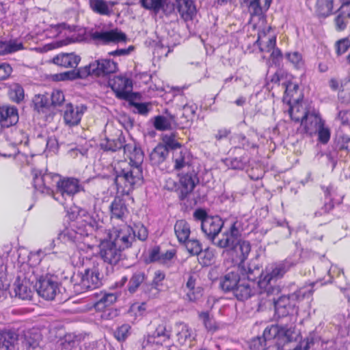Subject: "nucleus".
I'll list each match as a JSON object with an SVG mask.
<instances>
[{
	"label": "nucleus",
	"instance_id": "1",
	"mask_svg": "<svg viewBox=\"0 0 350 350\" xmlns=\"http://www.w3.org/2000/svg\"><path fill=\"white\" fill-rule=\"evenodd\" d=\"M130 162L120 161L114 163V183L117 190L122 194H129L135 187L144 182L142 163L144 154L137 146L128 157Z\"/></svg>",
	"mask_w": 350,
	"mask_h": 350
},
{
	"label": "nucleus",
	"instance_id": "2",
	"mask_svg": "<svg viewBox=\"0 0 350 350\" xmlns=\"http://www.w3.org/2000/svg\"><path fill=\"white\" fill-rule=\"evenodd\" d=\"M300 255L295 254L284 260L272 265L270 269L267 270L265 275H261L258 282L260 293L267 295L278 294L280 288L275 284V281L282 278L291 268L295 266L299 260Z\"/></svg>",
	"mask_w": 350,
	"mask_h": 350
},
{
	"label": "nucleus",
	"instance_id": "3",
	"mask_svg": "<svg viewBox=\"0 0 350 350\" xmlns=\"http://www.w3.org/2000/svg\"><path fill=\"white\" fill-rule=\"evenodd\" d=\"M241 228V222L234 221L230 229L222 234V237L218 239L216 246L219 248H228L229 252L236 262H243L247 258L251 250L250 243L247 241H237V237Z\"/></svg>",
	"mask_w": 350,
	"mask_h": 350
},
{
	"label": "nucleus",
	"instance_id": "4",
	"mask_svg": "<svg viewBox=\"0 0 350 350\" xmlns=\"http://www.w3.org/2000/svg\"><path fill=\"white\" fill-rule=\"evenodd\" d=\"M104 268L103 262H94L92 267L85 269L83 272L73 273L69 281L74 291L80 294L99 288L103 284Z\"/></svg>",
	"mask_w": 350,
	"mask_h": 350
},
{
	"label": "nucleus",
	"instance_id": "5",
	"mask_svg": "<svg viewBox=\"0 0 350 350\" xmlns=\"http://www.w3.org/2000/svg\"><path fill=\"white\" fill-rule=\"evenodd\" d=\"M24 273H27L25 280H27L36 289L38 294L46 300H53L59 293V284L56 278L52 275H40L39 267L26 266Z\"/></svg>",
	"mask_w": 350,
	"mask_h": 350
},
{
	"label": "nucleus",
	"instance_id": "6",
	"mask_svg": "<svg viewBox=\"0 0 350 350\" xmlns=\"http://www.w3.org/2000/svg\"><path fill=\"white\" fill-rule=\"evenodd\" d=\"M118 64L109 59H99L91 62L88 66L76 70L67 71L61 75L62 79H84L92 75L96 77H104L118 70Z\"/></svg>",
	"mask_w": 350,
	"mask_h": 350
},
{
	"label": "nucleus",
	"instance_id": "7",
	"mask_svg": "<svg viewBox=\"0 0 350 350\" xmlns=\"http://www.w3.org/2000/svg\"><path fill=\"white\" fill-rule=\"evenodd\" d=\"M312 292V286L309 285L299 288L293 293L282 295L276 300L273 298L275 314L278 317H284L292 314L295 310L297 303L306 297H310Z\"/></svg>",
	"mask_w": 350,
	"mask_h": 350
},
{
	"label": "nucleus",
	"instance_id": "8",
	"mask_svg": "<svg viewBox=\"0 0 350 350\" xmlns=\"http://www.w3.org/2000/svg\"><path fill=\"white\" fill-rule=\"evenodd\" d=\"M293 117L295 122H301L300 128L298 129L299 132L309 135L316 134L324 124L319 113L314 111L301 109L300 116L293 115Z\"/></svg>",
	"mask_w": 350,
	"mask_h": 350
},
{
	"label": "nucleus",
	"instance_id": "9",
	"mask_svg": "<svg viewBox=\"0 0 350 350\" xmlns=\"http://www.w3.org/2000/svg\"><path fill=\"white\" fill-rule=\"evenodd\" d=\"M33 186L36 190L42 193L51 194L53 193V188L56 186L58 189V183L61 178L57 174L42 172L41 170L33 169Z\"/></svg>",
	"mask_w": 350,
	"mask_h": 350
},
{
	"label": "nucleus",
	"instance_id": "10",
	"mask_svg": "<svg viewBox=\"0 0 350 350\" xmlns=\"http://www.w3.org/2000/svg\"><path fill=\"white\" fill-rule=\"evenodd\" d=\"M107 239L124 250L131 247L135 241V234H133L132 227L124 224L110 230Z\"/></svg>",
	"mask_w": 350,
	"mask_h": 350
},
{
	"label": "nucleus",
	"instance_id": "11",
	"mask_svg": "<svg viewBox=\"0 0 350 350\" xmlns=\"http://www.w3.org/2000/svg\"><path fill=\"white\" fill-rule=\"evenodd\" d=\"M260 273L258 268L252 270L251 268H248L247 275V279L245 278H241L235 288L232 292L234 296L240 301H244L255 294L254 288V280L256 276H252L253 273Z\"/></svg>",
	"mask_w": 350,
	"mask_h": 350
},
{
	"label": "nucleus",
	"instance_id": "12",
	"mask_svg": "<svg viewBox=\"0 0 350 350\" xmlns=\"http://www.w3.org/2000/svg\"><path fill=\"white\" fill-rule=\"evenodd\" d=\"M99 254L103 259L104 265L107 263L111 265H117L122 259V250L110 241L104 239L99 244Z\"/></svg>",
	"mask_w": 350,
	"mask_h": 350
},
{
	"label": "nucleus",
	"instance_id": "13",
	"mask_svg": "<svg viewBox=\"0 0 350 350\" xmlns=\"http://www.w3.org/2000/svg\"><path fill=\"white\" fill-rule=\"evenodd\" d=\"M117 98L126 100L132 98V80L124 76H116L109 81Z\"/></svg>",
	"mask_w": 350,
	"mask_h": 350
},
{
	"label": "nucleus",
	"instance_id": "14",
	"mask_svg": "<svg viewBox=\"0 0 350 350\" xmlns=\"http://www.w3.org/2000/svg\"><path fill=\"white\" fill-rule=\"evenodd\" d=\"M199 183V178L194 170L179 174L178 196L180 200L187 199Z\"/></svg>",
	"mask_w": 350,
	"mask_h": 350
},
{
	"label": "nucleus",
	"instance_id": "15",
	"mask_svg": "<svg viewBox=\"0 0 350 350\" xmlns=\"http://www.w3.org/2000/svg\"><path fill=\"white\" fill-rule=\"evenodd\" d=\"M322 189L324 191L325 202L323 206L314 213V215L316 218L327 217L334 208V202L340 204L342 199L341 196H339L337 198V189L332 185L327 187H322Z\"/></svg>",
	"mask_w": 350,
	"mask_h": 350
},
{
	"label": "nucleus",
	"instance_id": "16",
	"mask_svg": "<svg viewBox=\"0 0 350 350\" xmlns=\"http://www.w3.org/2000/svg\"><path fill=\"white\" fill-rule=\"evenodd\" d=\"M90 37L94 42L104 44L126 40V35L117 28L109 31H92L90 33Z\"/></svg>",
	"mask_w": 350,
	"mask_h": 350
},
{
	"label": "nucleus",
	"instance_id": "17",
	"mask_svg": "<svg viewBox=\"0 0 350 350\" xmlns=\"http://www.w3.org/2000/svg\"><path fill=\"white\" fill-rule=\"evenodd\" d=\"M224 224V221L218 216L207 217L202 224H201L202 232L215 245H216L215 243L218 241V239L216 240V237L221 232Z\"/></svg>",
	"mask_w": 350,
	"mask_h": 350
},
{
	"label": "nucleus",
	"instance_id": "18",
	"mask_svg": "<svg viewBox=\"0 0 350 350\" xmlns=\"http://www.w3.org/2000/svg\"><path fill=\"white\" fill-rule=\"evenodd\" d=\"M86 110L87 107L84 105L74 106L71 103L67 104L64 112L65 124L69 126L78 125Z\"/></svg>",
	"mask_w": 350,
	"mask_h": 350
},
{
	"label": "nucleus",
	"instance_id": "19",
	"mask_svg": "<svg viewBox=\"0 0 350 350\" xmlns=\"http://www.w3.org/2000/svg\"><path fill=\"white\" fill-rule=\"evenodd\" d=\"M83 190V187L79 183V180L74 178L61 179L58 183L57 193L64 198H72L75 194Z\"/></svg>",
	"mask_w": 350,
	"mask_h": 350
},
{
	"label": "nucleus",
	"instance_id": "20",
	"mask_svg": "<svg viewBox=\"0 0 350 350\" xmlns=\"http://www.w3.org/2000/svg\"><path fill=\"white\" fill-rule=\"evenodd\" d=\"M176 6L180 18L186 23L193 21L196 16V7L192 0H176Z\"/></svg>",
	"mask_w": 350,
	"mask_h": 350
},
{
	"label": "nucleus",
	"instance_id": "21",
	"mask_svg": "<svg viewBox=\"0 0 350 350\" xmlns=\"http://www.w3.org/2000/svg\"><path fill=\"white\" fill-rule=\"evenodd\" d=\"M18 121V109L14 106H0V124L3 127H10Z\"/></svg>",
	"mask_w": 350,
	"mask_h": 350
},
{
	"label": "nucleus",
	"instance_id": "22",
	"mask_svg": "<svg viewBox=\"0 0 350 350\" xmlns=\"http://www.w3.org/2000/svg\"><path fill=\"white\" fill-rule=\"evenodd\" d=\"M172 161L174 163V170L176 171L189 167L191 163L190 152L185 148L176 149L172 152Z\"/></svg>",
	"mask_w": 350,
	"mask_h": 350
},
{
	"label": "nucleus",
	"instance_id": "23",
	"mask_svg": "<svg viewBox=\"0 0 350 350\" xmlns=\"http://www.w3.org/2000/svg\"><path fill=\"white\" fill-rule=\"evenodd\" d=\"M18 335L13 330L0 332V350H16Z\"/></svg>",
	"mask_w": 350,
	"mask_h": 350
},
{
	"label": "nucleus",
	"instance_id": "24",
	"mask_svg": "<svg viewBox=\"0 0 350 350\" xmlns=\"http://www.w3.org/2000/svg\"><path fill=\"white\" fill-rule=\"evenodd\" d=\"M110 213L111 219L123 221L129 213L125 201L122 198L116 196L111 203Z\"/></svg>",
	"mask_w": 350,
	"mask_h": 350
},
{
	"label": "nucleus",
	"instance_id": "25",
	"mask_svg": "<svg viewBox=\"0 0 350 350\" xmlns=\"http://www.w3.org/2000/svg\"><path fill=\"white\" fill-rule=\"evenodd\" d=\"M81 61V57L73 53H62L53 59L55 64L64 68H76Z\"/></svg>",
	"mask_w": 350,
	"mask_h": 350
},
{
	"label": "nucleus",
	"instance_id": "26",
	"mask_svg": "<svg viewBox=\"0 0 350 350\" xmlns=\"http://www.w3.org/2000/svg\"><path fill=\"white\" fill-rule=\"evenodd\" d=\"M241 278L237 271H232L227 273L219 280L220 288L224 292H232Z\"/></svg>",
	"mask_w": 350,
	"mask_h": 350
},
{
	"label": "nucleus",
	"instance_id": "27",
	"mask_svg": "<svg viewBox=\"0 0 350 350\" xmlns=\"http://www.w3.org/2000/svg\"><path fill=\"white\" fill-rule=\"evenodd\" d=\"M156 327L153 335L157 339V343H161L169 340L171 337V328L167 326V322L163 319L156 320Z\"/></svg>",
	"mask_w": 350,
	"mask_h": 350
},
{
	"label": "nucleus",
	"instance_id": "28",
	"mask_svg": "<svg viewBox=\"0 0 350 350\" xmlns=\"http://www.w3.org/2000/svg\"><path fill=\"white\" fill-rule=\"evenodd\" d=\"M23 345L27 348H36L41 340V334L37 329H29L23 332L21 337Z\"/></svg>",
	"mask_w": 350,
	"mask_h": 350
},
{
	"label": "nucleus",
	"instance_id": "29",
	"mask_svg": "<svg viewBox=\"0 0 350 350\" xmlns=\"http://www.w3.org/2000/svg\"><path fill=\"white\" fill-rule=\"evenodd\" d=\"M154 126L158 131H165L176 127L175 116L167 113L165 116H156L154 118Z\"/></svg>",
	"mask_w": 350,
	"mask_h": 350
},
{
	"label": "nucleus",
	"instance_id": "30",
	"mask_svg": "<svg viewBox=\"0 0 350 350\" xmlns=\"http://www.w3.org/2000/svg\"><path fill=\"white\" fill-rule=\"evenodd\" d=\"M169 151L163 144H159L151 152L150 159L152 165H158L167 159Z\"/></svg>",
	"mask_w": 350,
	"mask_h": 350
},
{
	"label": "nucleus",
	"instance_id": "31",
	"mask_svg": "<svg viewBox=\"0 0 350 350\" xmlns=\"http://www.w3.org/2000/svg\"><path fill=\"white\" fill-rule=\"evenodd\" d=\"M174 232L179 242L185 243L189 237L190 226L185 220H178L174 225Z\"/></svg>",
	"mask_w": 350,
	"mask_h": 350
},
{
	"label": "nucleus",
	"instance_id": "32",
	"mask_svg": "<svg viewBox=\"0 0 350 350\" xmlns=\"http://www.w3.org/2000/svg\"><path fill=\"white\" fill-rule=\"evenodd\" d=\"M124 142V137L121 134L116 139H106L100 143V146L104 151L116 152L122 149Z\"/></svg>",
	"mask_w": 350,
	"mask_h": 350
},
{
	"label": "nucleus",
	"instance_id": "33",
	"mask_svg": "<svg viewBox=\"0 0 350 350\" xmlns=\"http://www.w3.org/2000/svg\"><path fill=\"white\" fill-rule=\"evenodd\" d=\"M139 2L144 8L153 11L155 14L161 10L167 14L165 0H140Z\"/></svg>",
	"mask_w": 350,
	"mask_h": 350
},
{
	"label": "nucleus",
	"instance_id": "34",
	"mask_svg": "<svg viewBox=\"0 0 350 350\" xmlns=\"http://www.w3.org/2000/svg\"><path fill=\"white\" fill-rule=\"evenodd\" d=\"M146 278L147 275L144 271H137L133 273L129 282V291L131 293H135L140 285L146 280Z\"/></svg>",
	"mask_w": 350,
	"mask_h": 350
},
{
	"label": "nucleus",
	"instance_id": "35",
	"mask_svg": "<svg viewBox=\"0 0 350 350\" xmlns=\"http://www.w3.org/2000/svg\"><path fill=\"white\" fill-rule=\"evenodd\" d=\"M8 138L13 146H18L23 144L26 145L28 143L27 134L23 130L16 128L11 131L10 133L8 135Z\"/></svg>",
	"mask_w": 350,
	"mask_h": 350
},
{
	"label": "nucleus",
	"instance_id": "36",
	"mask_svg": "<svg viewBox=\"0 0 350 350\" xmlns=\"http://www.w3.org/2000/svg\"><path fill=\"white\" fill-rule=\"evenodd\" d=\"M116 300L117 295L115 293H104L101 295L100 298L94 304V308L97 311H101L115 303Z\"/></svg>",
	"mask_w": 350,
	"mask_h": 350
},
{
	"label": "nucleus",
	"instance_id": "37",
	"mask_svg": "<svg viewBox=\"0 0 350 350\" xmlns=\"http://www.w3.org/2000/svg\"><path fill=\"white\" fill-rule=\"evenodd\" d=\"M315 8L319 16L326 17L333 12V0H317Z\"/></svg>",
	"mask_w": 350,
	"mask_h": 350
},
{
	"label": "nucleus",
	"instance_id": "38",
	"mask_svg": "<svg viewBox=\"0 0 350 350\" xmlns=\"http://www.w3.org/2000/svg\"><path fill=\"white\" fill-rule=\"evenodd\" d=\"M14 292L15 296L21 299H30L32 297V291L30 287L27 286L24 282L16 281L14 283Z\"/></svg>",
	"mask_w": 350,
	"mask_h": 350
},
{
	"label": "nucleus",
	"instance_id": "39",
	"mask_svg": "<svg viewBox=\"0 0 350 350\" xmlns=\"http://www.w3.org/2000/svg\"><path fill=\"white\" fill-rule=\"evenodd\" d=\"M248 163L249 158L245 154L240 157L230 158L226 160V165L233 170H243Z\"/></svg>",
	"mask_w": 350,
	"mask_h": 350
},
{
	"label": "nucleus",
	"instance_id": "40",
	"mask_svg": "<svg viewBox=\"0 0 350 350\" xmlns=\"http://www.w3.org/2000/svg\"><path fill=\"white\" fill-rule=\"evenodd\" d=\"M338 100L344 105L350 103V79L344 80L338 94Z\"/></svg>",
	"mask_w": 350,
	"mask_h": 350
},
{
	"label": "nucleus",
	"instance_id": "41",
	"mask_svg": "<svg viewBox=\"0 0 350 350\" xmlns=\"http://www.w3.org/2000/svg\"><path fill=\"white\" fill-rule=\"evenodd\" d=\"M285 58L295 68L300 70L304 68L305 62L300 53L297 51L286 53Z\"/></svg>",
	"mask_w": 350,
	"mask_h": 350
},
{
	"label": "nucleus",
	"instance_id": "42",
	"mask_svg": "<svg viewBox=\"0 0 350 350\" xmlns=\"http://www.w3.org/2000/svg\"><path fill=\"white\" fill-rule=\"evenodd\" d=\"M299 332L296 330L295 326H280L279 338H284L285 341L290 342L295 340L299 336Z\"/></svg>",
	"mask_w": 350,
	"mask_h": 350
},
{
	"label": "nucleus",
	"instance_id": "43",
	"mask_svg": "<svg viewBox=\"0 0 350 350\" xmlns=\"http://www.w3.org/2000/svg\"><path fill=\"white\" fill-rule=\"evenodd\" d=\"M90 6L94 12L100 15L109 16L111 13L107 2L104 0H92Z\"/></svg>",
	"mask_w": 350,
	"mask_h": 350
},
{
	"label": "nucleus",
	"instance_id": "44",
	"mask_svg": "<svg viewBox=\"0 0 350 350\" xmlns=\"http://www.w3.org/2000/svg\"><path fill=\"white\" fill-rule=\"evenodd\" d=\"M81 234L75 230L66 228L59 234L58 239L64 243H75L81 238Z\"/></svg>",
	"mask_w": 350,
	"mask_h": 350
},
{
	"label": "nucleus",
	"instance_id": "45",
	"mask_svg": "<svg viewBox=\"0 0 350 350\" xmlns=\"http://www.w3.org/2000/svg\"><path fill=\"white\" fill-rule=\"evenodd\" d=\"M185 295L184 299L189 302H196L200 299L203 295V288L200 286L184 289Z\"/></svg>",
	"mask_w": 350,
	"mask_h": 350
},
{
	"label": "nucleus",
	"instance_id": "46",
	"mask_svg": "<svg viewBox=\"0 0 350 350\" xmlns=\"http://www.w3.org/2000/svg\"><path fill=\"white\" fill-rule=\"evenodd\" d=\"M10 98L16 103H19L24 98V90L18 83H14L9 88Z\"/></svg>",
	"mask_w": 350,
	"mask_h": 350
},
{
	"label": "nucleus",
	"instance_id": "47",
	"mask_svg": "<svg viewBox=\"0 0 350 350\" xmlns=\"http://www.w3.org/2000/svg\"><path fill=\"white\" fill-rule=\"evenodd\" d=\"M260 0H252L249 5V12L252 16H259L262 14V8L260 3ZM271 0H265V8L268 9Z\"/></svg>",
	"mask_w": 350,
	"mask_h": 350
},
{
	"label": "nucleus",
	"instance_id": "48",
	"mask_svg": "<svg viewBox=\"0 0 350 350\" xmlns=\"http://www.w3.org/2000/svg\"><path fill=\"white\" fill-rule=\"evenodd\" d=\"M165 275L161 271H157L154 273V276L151 283V291H153L150 297H155L159 294L160 291L159 286H161L162 282L165 279Z\"/></svg>",
	"mask_w": 350,
	"mask_h": 350
},
{
	"label": "nucleus",
	"instance_id": "49",
	"mask_svg": "<svg viewBox=\"0 0 350 350\" xmlns=\"http://www.w3.org/2000/svg\"><path fill=\"white\" fill-rule=\"evenodd\" d=\"M280 327L278 325H271L270 326H267L264 332H263V338L264 341L266 342H268L269 344H271V342H274L272 341V339H274L276 336L279 337V333H280Z\"/></svg>",
	"mask_w": 350,
	"mask_h": 350
},
{
	"label": "nucleus",
	"instance_id": "50",
	"mask_svg": "<svg viewBox=\"0 0 350 350\" xmlns=\"http://www.w3.org/2000/svg\"><path fill=\"white\" fill-rule=\"evenodd\" d=\"M199 317L203 321L204 325L208 331L215 332L218 329L215 319L211 317L208 312L200 313Z\"/></svg>",
	"mask_w": 350,
	"mask_h": 350
},
{
	"label": "nucleus",
	"instance_id": "51",
	"mask_svg": "<svg viewBox=\"0 0 350 350\" xmlns=\"http://www.w3.org/2000/svg\"><path fill=\"white\" fill-rule=\"evenodd\" d=\"M131 327L129 324H123L114 331V337L119 342L125 341L131 334Z\"/></svg>",
	"mask_w": 350,
	"mask_h": 350
},
{
	"label": "nucleus",
	"instance_id": "52",
	"mask_svg": "<svg viewBox=\"0 0 350 350\" xmlns=\"http://www.w3.org/2000/svg\"><path fill=\"white\" fill-rule=\"evenodd\" d=\"M34 109L38 112H44L49 107L48 97L45 95H36L33 99Z\"/></svg>",
	"mask_w": 350,
	"mask_h": 350
},
{
	"label": "nucleus",
	"instance_id": "53",
	"mask_svg": "<svg viewBox=\"0 0 350 350\" xmlns=\"http://www.w3.org/2000/svg\"><path fill=\"white\" fill-rule=\"evenodd\" d=\"M163 144L166 146L168 150L170 149L172 152L175 151L176 149L183 148L181 144L175 139V135L174 134L163 135Z\"/></svg>",
	"mask_w": 350,
	"mask_h": 350
},
{
	"label": "nucleus",
	"instance_id": "54",
	"mask_svg": "<svg viewBox=\"0 0 350 350\" xmlns=\"http://www.w3.org/2000/svg\"><path fill=\"white\" fill-rule=\"evenodd\" d=\"M185 244L187 251L191 255L198 256L202 251V245L197 239H188L186 242H185Z\"/></svg>",
	"mask_w": 350,
	"mask_h": 350
},
{
	"label": "nucleus",
	"instance_id": "55",
	"mask_svg": "<svg viewBox=\"0 0 350 350\" xmlns=\"http://www.w3.org/2000/svg\"><path fill=\"white\" fill-rule=\"evenodd\" d=\"M237 142L239 143V146L234 147V150H237L241 148H243L245 150H249L250 148H254L256 147V144L253 142H251L249 139H247L245 135L242 134H239L235 137Z\"/></svg>",
	"mask_w": 350,
	"mask_h": 350
},
{
	"label": "nucleus",
	"instance_id": "56",
	"mask_svg": "<svg viewBox=\"0 0 350 350\" xmlns=\"http://www.w3.org/2000/svg\"><path fill=\"white\" fill-rule=\"evenodd\" d=\"M133 228V234H135V238L137 237L140 241H145L148 236V231L144 224L137 223L134 225Z\"/></svg>",
	"mask_w": 350,
	"mask_h": 350
},
{
	"label": "nucleus",
	"instance_id": "57",
	"mask_svg": "<svg viewBox=\"0 0 350 350\" xmlns=\"http://www.w3.org/2000/svg\"><path fill=\"white\" fill-rule=\"evenodd\" d=\"M128 101L129 105L135 108L133 110L135 113L146 116L150 111V109L148 107L150 105L149 103L134 102L132 100V98H131L130 100Z\"/></svg>",
	"mask_w": 350,
	"mask_h": 350
},
{
	"label": "nucleus",
	"instance_id": "58",
	"mask_svg": "<svg viewBox=\"0 0 350 350\" xmlns=\"http://www.w3.org/2000/svg\"><path fill=\"white\" fill-rule=\"evenodd\" d=\"M276 44V36L275 35H270L269 38L265 40V42L262 44H258L260 50L262 52H271Z\"/></svg>",
	"mask_w": 350,
	"mask_h": 350
},
{
	"label": "nucleus",
	"instance_id": "59",
	"mask_svg": "<svg viewBox=\"0 0 350 350\" xmlns=\"http://www.w3.org/2000/svg\"><path fill=\"white\" fill-rule=\"evenodd\" d=\"M349 48L350 40L348 38L340 39L335 44L336 52L338 55L344 54Z\"/></svg>",
	"mask_w": 350,
	"mask_h": 350
},
{
	"label": "nucleus",
	"instance_id": "60",
	"mask_svg": "<svg viewBox=\"0 0 350 350\" xmlns=\"http://www.w3.org/2000/svg\"><path fill=\"white\" fill-rule=\"evenodd\" d=\"M3 49L2 51V54H8L12 53L16 51H18L23 49V44L21 42H9L8 43L3 44Z\"/></svg>",
	"mask_w": 350,
	"mask_h": 350
},
{
	"label": "nucleus",
	"instance_id": "61",
	"mask_svg": "<svg viewBox=\"0 0 350 350\" xmlns=\"http://www.w3.org/2000/svg\"><path fill=\"white\" fill-rule=\"evenodd\" d=\"M199 275L197 273L191 272L188 273L187 275V278L185 279V286H183L184 289L191 288L194 286H199L198 280H199Z\"/></svg>",
	"mask_w": 350,
	"mask_h": 350
},
{
	"label": "nucleus",
	"instance_id": "62",
	"mask_svg": "<svg viewBox=\"0 0 350 350\" xmlns=\"http://www.w3.org/2000/svg\"><path fill=\"white\" fill-rule=\"evenodd\" d=\"M38 139L42 141V143L45 145V148L49 150H53L57 145V142L53 137H44L42 135H39Z\"/></svg>",
	"mask_w": 350,
	"mask_h": 350
},
{
	"label": "nucleus",
	"instance_id": "63",
	"mask_svg": "<svg viewBox=\"0 0 350 350\" xmlns=\"http://www.w3.org/2000/svg\"><path fill=\"white\" fill-rule=\"evenodd\" d=\"M51 105L53 106L61 105L64 100V94L62 91L59 90H55L51 94Z\"/></svg>",
	"mask_w": 350,
	"mask_h": 350
},
{
	"label": "nucleus",
	"instance_id": "64",
	"mask_svg": "<svg viewBox=\"0 0 350 350\" xmlns=\"http://www.w3.org/2000/svg\"><path fill=\"white\" fill-rule=\"evenodd\" d=\"M338 321V325L340 328H344L347 330L350 329V312H347V314H339L336 317Z\"/></svg>",
	"mask_w": 350,
	"mask_h": 350
}]
</instances>
